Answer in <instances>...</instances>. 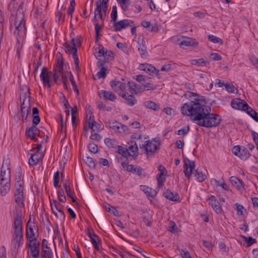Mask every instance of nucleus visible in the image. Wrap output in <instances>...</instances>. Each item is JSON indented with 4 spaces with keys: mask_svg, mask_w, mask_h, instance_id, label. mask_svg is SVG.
<instances>
[{
    "mask_svg": "<svg viewBox=\"0 0 258 258\" xmlns=\"http://www.w3.org/2000/svg\"><path fill=\"white\" fill-rule=\"evenodd\" d=\"M138 50L142 58H146L148 56L147 50L145 41L144 40V37L140 36L138 38Z\"/></svg>",
    "mask_w": 258,
    "mask_h": 258,
    "instance_id": "nucleus-19",
    "label": "nucleus"
},
{
    "mask_svg": "<svg viewBox=\"0 0 258 258\" xmlns=\"http://www.w3.org/2000/svg\"><path fill=\"white\" fill-rule=\"evenodd\" d=\"M208 40L214 43H222V40L213 35H209L208 36Z\"/></svg>",
    "mask_w": 258,
    "mask_h": 258,
    "instance_id": "nucleus-52",
    "label": "nucleus"
},
{
    "mask_svg": "<svg viewBox=\"0 0 258 258\" xmlns=\"http://www.w3.org/2000/svg\"><path fill=\"white\" fill-rule=\"evenodd\" d=\"M15 201L20 207L24 206V193L23 192H14Z\"/></svg>",
    "mask_w": 258,
    "mask_h": 258,
    "instance_id": "nucleus-34",
    "label": "nucleus"
},
{
    "mask_svg": "<svg viewBox=\"0 0 258 258\" xmlns=\"http://www.w3.org/2000/svg\"><path fill=\"white\" fill-rule=\"evenodd\" d=\"M30 106H21V112L22 116V120L23 122L27 121V117L29 113V110Z\"/></svg>",
    "mask_w": 258,
    "mask_h": 258,
    "instance_id": "nucleus-35",
    "label": "nucleus"
},
{
    "mask_svg": "<svg viewBox=\"0 0 258 258\" xmlns=\"http://www.w3.org/2000/svg\"><path fill=\"white\" fill-rule=\"evenodd\" d=\"M198 44V42L197 41L190 38L181 41L179 44V46L183 49H186L187 46H197Z\"/></svg>",
    "mask_w": 258,
    "mask_h": 258,
    "instance_id": "nucleus-29",
    "label": "nucleus"
},
{
    "mask_svg": "<svg viewBox=\"0 0 258 258\" xmlns=\"http://www.w3.org/2000/svg\"><path fill=\"white\" fill-rule=\"evenodd\" d=\"M11 186V171L9 162L4 160L0 173V194L6 196L10 191Z\"/></svg>",
    "mask_w": 258,
    "mask_h": 258,
    "instance_id": "nucleus-2",
    "label": "nucleus"
},
{
    "mask_svg": "<svg viewBox=\"0 0 258 258\" xmlns=\"http://www.w3.org/2000/svg\"><path fill=\"white\" fill-rule=\"evenodd\" d=\"M209 201V204L212 207L214 211L218 214H221L223 212V210L218 200L214 196H211L207 199Z\"/></svg>",
    "mask_w": 258,
    "mask_h": 258,
    "instance_id": "nucleus-16",
    "label": "nucleus"
},
{
    "mask_svg": "<svg viewBox=\"0 0 258 258\" xmlns=\"http://www.w3.org/2000/svg\"><path fill=\"white\" fill-rule=\"evenodd\" d=\"M118 3L123 11L127 10L128 7V2L127 0H119Z\"/></svg>",
    "mask_w": 258,
    "mask_h": 258,
    "instance_id": "nucleus-59",
    "label": "nucleus"
},
{
    "mask_svg": "<svg viewBox=\"0 0 258 258\" xmlns=\"http://www.w3.org/2000/svg\"><path fill=\"white\" fill-rule=\"evenodd\" d=\"M63 187L65 188L67 196L72 199L73 202H76V200L74 198L70 185H67V182H63Z\"/></svg>",
    "mask_w": 258,
    "mask_h": 258,
    "instance_id": "nucleus-46",
    "label": "nucleus"
},
{
    "mask_svg": "<svg viewBox=\"0 0 258 258\" xmlns=\"http://www.w3.org/2000/svg\"><path fill=\"white\" fill-rule=\"evenodd\" d=\"M184 173L185 176L189 178L192 173V171L195 168V162L190 161L188 158H186L184 160Z\"/></svg>",
    "mask_w": 258,
    "mask_h": 258,
    "instance_id": "nucleus-15",
    "label": "nucleus"
},
{
    "mask_svg": "<svg viewBox=\"0 0 258 258\" xmlns=\"http://www.w3.org/2000/svg\"><path fill=\"white\" fill-rule=\"evenodd\" d=\"M59 180V172L58 171L55 172L53 176V185L55 187H58V183Z\"/></svg>",
    "mask_w": 258,
    "mask_h": 258,
    "instance_id": "nucleus-56",
    "label": "nucleus"
},
{
    "mask_svg": "<svg viewBox=\"0 0 258 258\" xmlns=\"http://www.w3.org/2000/svg\"><path fill=\"white\" fill-rule=\"evenodd\" d=\"M139 69L141 70L145 71L147 73L152 76H157L160 78L159 70L156 69L154 66L148 63H142L139 66Z\"/></svg>",
    "mask_w": 258,
    "mask_h": 258,
    "instance_id": "nucleus-14",
    "label": "nucleus"
},
{
    "mask_svg": "<svg viewBox=\"0 0 258 258\" xmlns=\"http://www.w3.org/2000/svg\"><path fill=\"white\" fill-rule=\"evenodd\" d=\"M24 181H20V182H15V191L14 192H23L24 190Z\"/></svg>",
    "mask_w": 258,
    "mask_h": 258,
    "instance_id": "nucleus-48",
    "label": "nucleus"
},
{
    "mask_svg": "<svg viewBox=\"0 0 258 258\" xmlns=\"http://www.w3.org/2000/svg\"><path fill=\"white\" fill-rule=\"evenodd\" d=\"M177 249L179 251L180 254L182 258H191L189 252L187 250L180 249L178 247Z\"/></svg>",
    "mask_w": 258,
    "mask_h": 258,
    "instance_id": "nucleus-57",
    "label": "nucleus"
},
{
    "mask_svg": "<svg viewBox=\"0 0 258 258\" xmlns=\"http://www.w3.org/2000/svg\"><path fill=\"white\" fill-rule=\"evenodd\" d=\"M211 108L209 106L208 113H206L200 121L198 122L197 124L201 126L206 127H215L220 124L221 118L220 115L211 113Z\"/></svg>",
    "mask_w": 258,
    "mask_h": 258,
    "instance_id": "nucleus-3",
    "label": "nucleus"
},
{
    "mask_svg": "<svg viewBox=\"0 0 258 258\" xmlns=\"http://www.w3.org/2000/svg\"><path fill=\"white\" fill-rule=\"evenodd\" d=\"M120 97L123 98L126 101L127 104L130 106H133L137 103L135 97L132 94H129L127 92L122 94Z\"/></svg>",
    "mask_w": 258,
    "mask_h": 258,
    "instance_id": "nucleus-28",
    "label": "nucleus"
},
{
    "mask_svg": "<svg viewBox=\"0 0 258 258\" xmlns=\"http://www.w3.org/2000/svg\"><path fill=\"white\" fill-rule=\"evenodd\" d=\"M100 98L105 100L114 101L116 99V95L111 91L102 90L98 92Z\"/></svg>",
    "mask_w": 258,
    "mask_h": 258,
    "instance_id": "nucleus-25",
    "label": "nucleus"
},
{
    "mask_svg": "<svg viewBox=\"0 0 258 258\" xmlns=\"http://www.w3.org/2000/svg\"><path fill=\"white\" fill-rule=\"evenodd\" d=\"M140 189L144 192L148 197L153 198L156 196L155 191L147 185H141Z\"/></svg>",
    "mask_w": 258,
    "mask_h": 258,
    "instance_id": "nucleus-33",
    "label": "nucleus"
},
{
    "mask_svg": "<svg viewBox=\"0 0 258 258\" xmlns=\"http://www.w3.org/2000/svg\"><path fill=\"white\" fill-rule=\"evenodd\" d=\"M127 87L130 92L133 91L136 94L142 91L141 86L133 81L128 82Z\"/></svg>",
    "mask_w": 258,
    "mask_h": 258,
    "instance_id": "nucleus-31",
    "label": "nucleus"
},
{
    "mask_svg": "<svg viewBox=\"0 0 258 258\" xmlns=\"http://www.w3.org/2000/svg\"><path fill=\"white\" fill-rule=\"evenodd\" d=\"M117 152L126 158H127L128 157V152L127 150V148H124L121 146H117Z\"/></svg>",
    "mask_w": 258,
    "mask_h": 258,
    "instance_id": "nucleus-45",
    "label": "nucleus"
},
{
    "mask_svg": "<svg viewBox=\"0 0 258 258\" xmlns=\"http://www.w3.org/2000/svg\"><path fill=\"white\" fill-rule=\"evenodd\" d=\"M245 111H246V113L249 115H250L254 120L258 122V113H257L252 108L250 107L249 105Z\"/></svg>",
    "mask_w": 258,
    "mask_h": 258,
    "instance_id": "nucleus-39",
    "label": "nucleus"
},
{
    "mask_svg": "<svg viewBox=\"0 0 258 258\" xmlns=\"http://www.w3.org/2000/svg\"><path fill=\"white\" fill-rule=\"evenodd\" d=\"M195 175L197 177V179L199 182H202L207 178L205 173L198 169L196 170Z\"/></svg>",
    "mask_w": 258,
    "mask_h": 258,
    "instance_id": "nucleus-38",
    "label": "nucleus"
},
{
    "mask_svg": "<svg viewBox=\"0 0 258 258\" xmlns=\"http://www.w3.org/2000/svg\"><path fill=\"white\" fill-rule=\"evenodd\" d=\"M74 47H76V48L78 47H80L81 45V40L80 38L77 37L76 38H73L71 40V42L70 43Z\"/></svg>",
    "mask_w": 258,
    "mask_h": 258,
    "instance_id": "nucleus-63",
    "label": "nucleus"
},
{
    "mask_svg": "<svg viewBox=\"0 0 258 258\" xmlns=\"http://www.w3.org/2000/svg\"><path fill=\"white\" fill-rule=\"evenodd\" d=\"M235 206H236L235 210L238 215L242 216L243 215L244 213L246 212V210L243 206L238 205V204H235Z\"/></svg>",
    "mask_w": 258,
    "mask_h": 258,
    "instance_id": "nucleus-51",
    "label": "nucleus"
},
{
    "mask_svg": "<svg viewBox=\"0 0 258 258\" xmlns=\"http://www.w3.org/2000/svg\"><path fill=\"white\" fill-rule=\"evenodd\" d=\"M125 170L128 172L136 174L140 177H145L146 176L144 170L141 167L135 165L130 164L128 165Z\"/></svg>",
    "mask_w": 258,
    "mask_h": 258,
    "instance_id": "nucleus-21",
    "label": "nucleus"
},
{
    "mask_svg": "<svg viewBox=\"0 0 258 258\" xmlns=\"http://www.w3.org/2000/svg\"><path fill=\"white\" fill-rule=\"evenodd\" d=\"M30 219L27 223L26 236L28 241L30 242H34L37 240V237L35 236L34 233L33 228L35 227V223L32 225L30 223Z\"/></svg>",
    "mask_w": 258,
    "mask_h": 258,
    "instance_id": "nucleus-17",
    "label": "nucleus"
},
{
    "mask_svg": "<svg viewBox=\"0 0 258 258\" xmlns=\"http://www.w3.org/2000/svg\"><path fill=\"white\" fill-rule=\"evenodd\" d=\"M109 127L112 128L115 132L120 134L121 123L115 120L108 122Z\"/></svg>",
    "mask_w": 258,
    "mask_h": 258,
    "instance_id": "nucleus-36",
    "label": "nucleus"
},
{
    "mask_svg": "<svg viewBox=\"0 0 258 258\" xmlns=\"http://www.w3.org/2000/svg\"><path fill=\"white\" fill-rule=\"evenodd\" d=\"M90 240L95 249L99 251V244L100 241L99 237L98 235H96V237H91V238H90Z\"/></svg>",
    "mask_w": 258,
    "mask_h": 258,
    "instance_id": "nucleus-41",
    "label": "nucleus"
},
{
    "mask_svg": "<svg viewBox=\"0 0 258 258\" xmlns=\"http://www.w3.org/2000/svg\"><path fill=\"white\" fill-rule=\"evenodd\" d=\"M109 0H96L95 2V13L97 12L99 19H103V15L105 16L108 7Z\"/></svg>",
    "mask_w": 258,
    "mask_h": 258,
    "instance_id": "nucleus-7",
    "label": "nucleus"
},
{
    "mask_svg": "<svg viewBox=\"0 0 258 258\" xmlns=\"http://www.w3.org/2000/svg\"><path fill=\"white\" fill-rule=\"evenodd\" d=\"M243 238L244 239V241L247 242V245H246V247H248L251 246L253 243H255L256 242V239L252 238L251 237H246L245 236H243Z\"/></svg>",
    "mask_w": 258,
    "mask_h": 258,
    "instance_id": "nucleus-60",
    "label": "nucleus"
},
{
    "mask_svg": "<svg viewBox=\"0 0 258 258\" xmlns=\"http://www.w3.org/2000/svg\"><path fill=\"white\" fill-rule=\"evenodd\" d=\"M12 235H23L22 218L21 215L17 214L14 217L12 224Z\"/></svg>",
    "mask_w": 258,
    "mask_h": 258,
    "instance_id": "nucleus-8",
    "label": "nucleus"
},
{
    "mask_svg": "<svg viewBox=\"0 0 258 258\" xmlns=\"http://www.w3.org/2000/svg\"><path fill=\"white\" fill-rule=\"evenodd\" d=\"M54 73L52 74L54 80V82L56 83H59L58 81H60V78L62 76V74H63V72H60V74L58 73V71H53Z\"/></svg>",
    "mask_w": 258,
    "mask_h": 258,
    "instance_id": "nucleus-61",
    "label": "nucleus"
},
{
    "mask_svg": "<svg viewBox=\"0 0 258 258\" xmlns=\"http://www.w3.org/2000/svg\"><path fill=\"white\" fill-rule=\"evenodd\" d=\"M52 75V73L51 72H48L46 67H43L40 78L43 82L44 86H47L48 88L51 87V85L50 82V79Z\"/></svg>",
    "mask_w": 258,
    "mask_h": 258,
    "instance_id": "nucleus-13",
    "label": "nucleus"
},
{
    "mask_svg": "<svg viewBox=\"0 0 258 258\" xmlns=\"http://www.w3.org/2000/svg\"><path fill=\"white\" fill-rule=\"evenodd\" d=\"M145 105L148 108L151 109L154 111L158 110L159 106L155 102L152 101H148L145 103Z\"/></svg>",
    "mask_w": 258,
    "mask_h": 258,
    "instance_id": "nucleus-47",
    "label": "nucleus"
},
{
    "mask_svg": "<svg viewBox=\"0 0 258 258\" xmlns=\"http://www.w3.org/2000/svg\"><path fill=\"white\" fill-rule=\"evenodd\" d=\"M117 18V7L116 6H114L112 7V12L111 13V20L114 22L116 21Z\"/></svg>",
    "mask_w": 258,
    "mask_h": 258,
    "instance_id": "nucleus-58",
    "label": "nucleus"
},
{
    "mask_svg": "<svg viewBox=\"0 0 258 258\" xmlns=\"http://www.w3.org/2000/svg\"><path fill=\"white\" fill-rule=\"evenodd\" d=\"M110 85L112 90L119 96L127 91V84L119 81L113 80L110 82Z\"/></svg>",
    "mask_w": 258,
    "mask_h": 258,
    "instance_id": "nucleus-11",
    "label": "nucleus"
},
{
    "mask_svg": "<svg viewBox=\"0 0 258 258\" xmlns=\"http://www.w3.org/2000/svg\"><path fill=\"white\" fill-rule=\"evenodd\" d=\"M63 62L62 58H58L57 64L53 69V71H58V73L60 74V72H63Z\"/></svg>",
    "mask_w": 258,
    "mask_h": 258,
    "instance_id": "nucleus-42",
    "label": "nucleus"
},
{
    "mask_svg": "<svg viewBox=\"0 0 258 258\" xmlns=\"http://www.w3.org/2000/svg\"><path fill=\"white\" fill-rule=\"evenodd\" d=\"M51 208L52 213L57 218L64 220L65 219L64 213L62 210V206L56 200L50 201Z\"/></svg>",
    "mask_w": 258,
    "mask_h": 258,
    "instance_id": "nucleus-12",
    "label": "nucleus"
},
{
    "mask_svg": "<svg viewBox=\"0 0 258 258\" xmlns=\"http://www.w3.org/2000/svg\"><path fill=\"white\" fill-rule=\"evenodd\" d=\"M165 174H163V172L162 171L160 172L157 176V180L158 182V187H160L162 186L163 183L165 182L166 178L164 176Z\"/></svg>",
    "mask_w": 258,
    "mask_h": 258,
    "instance_id": "nucleus-44",
    "label": "nucleus"
},
{
    "mask_svg": "<svg viewBox=\"0 0 258 258\" xmlns=\"http://www.w3.org/2000/svg\"><path fill=\"white\" fill-rule=\"evenodd\" d=\"M250 155V153L248 151V149L244 148L243 149H241L239 156L242 160H245L249 158Z\"/></svg>",
    "mask_w": 258,
    "mask_h": 258,
    "instance_id": "nucleus-43",
    "label": "nucleus"
},
{
    "mask_svg": "<svg viewBox=\"0 0 258 258\" xmlns=\"http://www.w3.org/2000/svg\"><path fill=\"white\" fill-rule=\"evenodd\" d=\"M251 134L253 140L255 144L256 148L258 150V133H257L254 131H252L251 132Z\"/></svg>",
    "mask_w": 258,
    "mask_h": 258,
    "instance_id": "nucleus-64",
    "label": "nucleus"
},
{
    "mask_svg": "<svg viewBox=\"0 0 258 258\" xmlns=\"http://www.w3.org/2000/svg\"><path fill=\"white\" fill-rule=\"evenodd\" d=\"M28 247V255L30 258H38L39 255L40 250V243L36 241L34 242H29L27 244Z\"/></svg>",
    "mask_w": 258,
    "mask_h": 258,
    "instance_id": "nucleus-9",
    "label": "nucleus"
},
{
    "mask_svg": "<svg viewBox=\"0 0 258 258\" xmlns=\"http://www.w3.org/2000/svg\"><path fill=\"white\" fill-rule=\"evenodd\" d=\"M64 46L66 48V51L72 54L76 70L78 73H79L81 70L79 66V60L77 54V48L76 47H74L71 43L68 42H66Z\"/></svg>",
    "mask_w": 258,
    "mask_h": 258,
    "instance_id": "nucleus-10",
    "label": "nucleus"
},
{
    "mask_svg": "<svg viewBox=\"0 0 258 258\" xmlns=\"http://www.w3.org/2000/svg\"><path fill=\"white\" fill-rule=\"evenodd\" d=\"M85 163L88 165L89 167L92 168H95L96 167V164L94 159L90 157H86L85 159H84Z\"/></svg>",
    "mask_w": 258,
    "mask_h": 258,
    "instance_id": "nucleus-49",
    "label": "nucleus"
},
{
    "mask_svg": "<svg viewBox=\"0 0 258 258\" xmlns=\"http://www.w3.org/2000/svg\"><path fill=\"white\" fill-rule=\"evenodd\" d=\"M225 87L226 90L231 93H234L237 91V89L234 87V86L230 83H226Z\"/></svg>",
    "mask_w": 258,
    "mask_h": 258,
    "instance_id": "nucleus-53",
    "label": "nucleus"
},
{
    "mask_svg": "<svg viewBox=\"0 0 258 258\" xmlns=\"http://www.w3.org/2000/svg\"><path fill=\"white\" fill-rule=\"evenodd\" d=\"M104 143L109 148H115L117 146V141L109 138H106L104 139Z\"/></svg>",
    "mask_w": 258,
    "mask_h": 258,
    "instance_id": "nucleus-40",
    "label": "nucleus"
},
{
    "mask_svg": "<svg viewBox=\"0 0 258 258\" xmlns=\"http://www.w3.org/2000/svg\"><path fill=\"white\" fill-rule=\"evenodd\" d=\"M191 64L194 65L204 66L206 65V61L203 58L195 59L191 60Z\"/></svg>",
    "mask_w": 258,
    "mask_h": 258,
    "instance_id": "nucleus-55",
    "label": "nucleus"
},
{
    "mask_svg": "<svg viewBox=\"0 0 258 258\" xmlns=\"http://www.w3.org/2000/svg\"><path fill=\"white\" fill-rule=\"evenodd\" d=\"M163 196L166 199L174 202H176L179 199V196L177 192L174 193L169 189L163 192Z\"/></svg>",
    "mask_w": 258,
    "mask_h": 258,
    "instance_id": "nucleus-30",
    "label": "nucleus"
},
{
    "mask_svg": "<svg viewBox=\"0 0 258 258\" xmlns=\"http://www.w3.org/2000/svg\"><path fill=\"white\" fill-rule=\"evenodd\" d=\"M132 22L131 20L127 19H124L118 22L116 21L113 22L114 30L115 31H121L122 29L128 27Z\"/></svg>",
    "mask_w": 258,
    "mask_h": 258,
    "instance_id": "nucleus-24",
    "label": "nucleus"
},
{
    "mask_svg": "<svg viewBox=\"0 0 258 258\" xmlns=\"http://www.w3.org/2000/svg\"><path fill=\"white\" fill-rule=\"evenodd\" d=\"M88 148L89 151L94 154L97 153L98 149V146L94 143H91L88 145Z\"/></svg>",
    "mask_w": 258,
    "mask_h": 258,
    "instance_id": "nucleus-62",
    "label": "nucleus"
},
{
    "mask_svg": "<svg viewBox=\"0 0 258 258\" xmlns=\"http://www.w3.org/2000/svg\"><path fill=\"white\" fill-rule=\"evenodd\" d=\"M230 181L234 186H236L239 189L243 186L242 181L236 176H231Z\"/></svg>",
    "mask_w": 258,
    "mask_h": 258,
    "instance_id": "nucleus-37",
    "label": "nucleus"
},
{
    "mask_svg": "<svg viewBox=\"0 0 258 258\" xmlns=\"http://www.w3.org/2000/svg\"><path fill=\"white\" fill-rule=\"evenodd\" d=\"M15 25L16 26V31L15 33L17 35L24 34L26 31L25 20L23 14L19 15L16 14Z\"/></svg>",
    "mask_w": 258,
    "mask_h": 258,
    "instance_id": "nucleus-6",
    "label": "nucleus"
},
{
    "mask_svg": "<svg viewBox=\"0 0 258 258\" xmlns=\"http://www.w3.org/2000/svg\"><path fill=\"white\" fill-rule=\"evenodd\" d=\"M98 50L96 49V51L94 54L96 58L98 60L97 62L98 67L103 66L105 62L109 61V58L107 57V54H108L109 56H112V52L111 51H108L105 50L102 45H100L98 48Z\"/></svg>",
    "mask_w": 258,
    "mask_h": 258,
    "instance_id": "nucleus-5",
    "label": "nucleus"
},
{
    "mask_svg": "<svg viewBox=\"0 0 258 258\" xmlns=\"http://www.w3.org/2000/svg\"><path fill=\"white\" fill-rule=\"evenodd\" d=\"M40 131L35 125H32L31 127L27 128L26 131V135L27 137L35 140L36 136H39Z\"/></svg>",
    "mask_w": 258,
    "mask_h": 258,
    "instance_id": "nucleus-27",
    "label": "nucleus"
},
{
    "mask_svg": "<svg viewBox=\"0 0 258 258\" xmlns=\"http://www.w3.org/2000/svg\"><path fill=\"white\" fill-rule=\"evenodd\" d=\"M42 258H52V251L50 248L43 249L42 251Z\"/></svg>",
    "mask_w": 258,
    "mask_h": 258,
    "instance_id": "nucleus-54",
    "label": "nucleus"
},
{
    "mask_svg": "<svg viewBox=\"0 0 258 258\" xmlns=\"http://www.w3.org/2000/svg\"><path fill=\"white\" fill-rule=\"evenodd\" d=\"M12 242L13 243L15 249L18 251L19 248L24 244L23 235H12Z\"/></svg>",
    "mask_w": 258,
    "mask_h": 258,
    "instance_id": "nucleus-22",
    "label": "nucleus"
},
{
    "mask_svg": "<svg viewBox=\"0 0 258 258\" xmlns=\"http://www.w3.org/2000/svg\"><path fill=\"white\" fill-rule=\"evenodd\" d=\"M89 127L93 132H98L101 129V125L99 123L94 121L93 119H92V116H90L88 121Z\"/></svg>",
    "mask_w": 258,
    "mask_h": 258,
    "instance_id": "nucleus-32",
    "label": "nucleus"
},
{
    "mask_svg": "<svg viewBox=\"0 0 258 258\" xmlns=\"http://www.w3.org/2000/svg\"><path fill=\"white\" fill-rule=\"evenodd\" d=\"M99 68H100V71L97 73V77L98 79L105 78L106 76L107 69L103 66Z\"/></svg>",
    "mask_w": 258,
    "mask_h": 258,
    "instance_id": "nucleus-50",
    "label": "nucleus"
},
{
    "mask_svg": "<svg viewBox=\"0 0 258 258\" xmlns=\"http://www.w3.org/2000/svg\"><path fill=\"white\" fill-rule=\"evenodd\" d=\"M43 155L42 153L39 151L36 152L31 155L29 159V164L30 166L36 165L39 161L42 159Z\"/></svg>",
    "mask_w": 258,
    "mask_h": 258,
    "instance_id": "nucleus-26",
    "label": "nucleus"
},
{
    "mask_svg": "<svg viewBox=\"0 0 258 258\" xmlns=\"http://www.w3.org/2000/svg\"><path fill=\"white\" fill-rule=\"evenodd\" d=\"M160 145L159 140L153 139L151 140L142 141V143L139 144V147L141 149H143L146 155L149 156L153 154L158 149Z\"/></svg>",
    "mask_w": 258,
    "mask_h": 258,
    "instance_id": "nucleus-4",
    "label": "nucleus"
},
{
    "mask_svg": "<svg viewBox=\"0 0 258 258\" xmlns=\"http://www.w3.org/2000/svg\"><path fill=\"white\" fill-rule=\"evenodd\" d=\"M231 106L234 109L245 111L248 105L245 101L240 98H235L232 100Z\"/></svg>",
    "mask_w": 258,
    "mask_h": 258,
    "instance_id": "nucleus-18",
    "label": "nucleus"
},
{
    "mask_svg": "<svg viewBox=\"0 0 258 258\" xmlns=\"http://www.w3.org/2000/svg\"><path fill=\"white\" fill-rule=\"evenodd\" d=\"M21 106H30V92L28 88L27 92L22 91L20 96Z\"/></svg>",
    "mask_w": 258,
    "mask_h": 258,
    "instance_id": "nucleus-20",
    "label": "nucleus"
},
{
    "mask_svg": "<svg viewBox=\"0 0 258 258\" xmlns=\"http://www.w3.org/2000/svg\"><path fill=\"white\" fill-rule=\"evenodd\" d=\"M190 94L195 98L184 103L180 108L182 115L189 117L194 122L200 121L208 113L209 105L204 96L191 92Z\"/></svg>",
    "mask_w": 258,
    "mask_h": 258,
    "instance_id": "nucleus-1",
    "label": "nucleus"
},
{
    "mask_svg": "<svg viewBox=\"0 0 258 258\" xmlns=\"http://www.w3.org/2000/svg\"><path fill=\"white\" fill-rule=\"evenodd\" d=\"M130 146L127 149L128 152V157L131 156L133 159H135L138 155V147L137 143L134 141H131Z\"/></svg>",
    "mask_w": 258,
    "mask_h": 258,
    "instance_id": "nucleus-23",
    "label": "nucleus"
}]
</instances>
